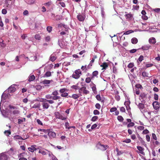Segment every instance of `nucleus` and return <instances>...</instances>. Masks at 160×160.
<instances>
[{
	"label": "nucleus",
	"mask_w": 160,
	"mask_h": 160,
	"mask_svg": "<svg viewBox=\"0 0 160 160\" xmlns=\"http://www.w3.org/2000/svg\"><path fill=\"white\" fill-rule=\"evenodd\" d=\"M45 151L48 152V151L45 149H40L39 151L38 152L42 154V155H45L48 154V152H46Z\"/></svg>",
	"instance_id": "obj_22"
},
{
	"label": "nucleus",
	"mask_w": 160,
	"mask_h": 160,
	"mask_svg": "<svg viewBox=\"0 0 160 160\" xmlns=\"http://www.w3.org/2000/svg\"><path fill=\"white\" fill-rule=\"evenodd\" d=\"M130 103V102L128 98L126 99V101L124 102V105L126 106H129Z\"/></svg>",
	"instance_id": "obj_29"
},
{
	"label": "nucleus",
	"mask_w": 160,
	"mask_h": 160,
	"mask_svg": "<svg viewBox=\"0 0 160 160\" xmlns=\"http://www.w3.org/2000/svg\"><path fill=\"white\" fill-rule=\"evenodd\" d=\"M79 96H78L77 94H73L71 97L73 98V99H78L79 97Z\"/></svg>",
	"instance_id": "obj_40"
},
{
	"label": "nucleus",
	"mask_w": 160,
	"mask_h": 160,
	"mask_svg": "<svg viewBox=\"0 0 160 160\" xmlns=\"http://www.w3.org/2000/svg\"><path fill=\"white\" fill-rule=\"evenodd\" d=\"M1 103H0V109L1 112L2 113V115L5 117H8V114L6 111L4 110H1Z\"/></svg>",
	"instance_id": "obj_14"
},
{
	"label": "nucleus",
	"mask_w": 160,
	"mask_h": 160,
	"mask_svg": "<svg viewBox=\"0 0 160 160\" xmlns=\"http://www.w3.org/2000/svg\"><path fill=\"white\" fill-rule=\"evenodd\" d=\"M98 117L96 116L93 117L91 119V121L92 122H95L98 119Z\"/></svg>",
	"instance_id": "obj_42"
},
{
	"label": "nucleus",
	"mask_w": 160,
	"mask_h": 160,
	"mask_svg": "<svg viewBox=\"0 0 160 160\" xmlns=\"http://www.w3.org/2000/svg\"><path fill=\"white\" fill-rule=\"evenodd\" d=\"M59 4L63 8H64L66 6V5L65 3L63 2H60L59 3Z\"/></svg>",
	"instance_id": "obj_63"
},
{
	"label": "nucleus",
	"mask_w": 160,
	"mask_h": 160,
	"mask_svg": "<svg viewBox=\"0 0 160 160\" xmlns=\"http://www.w3.org/2000/svg\"><path fill=\"white\" fill-rule=\"evenodd\" d=\"M47 30L49 32H50L52 31V27L51 26H48L47 28Z\"/></svg>",
	"instance_id": "obj_56"
},
{
	"label": "nucleus",
	"mask_w": 160,
	"mask_h": 160,
	"mask_svg": "<svg viewBox=\"0 0 160 160\" xmlns=\"http://www.w3.org/2000/svg\"><path fill=\"white\" fill-rule=\"evenodd\" d=\"M95 107L96 108L98 109H100L101 108V105L98 103H97L95 105Z\"/></svg>",
	"instance_id": "obj_55"
},
{
	"label": "nucleus",
	"mask_w": 160,
	"mask_h": 160,
	"mask_svg": "<svg viewBox=\"0 0 160 160\" xmlns=\"http://www.w3.org/2000/svg\"><path fill=\"white\" fill-rule=\"evenodd\" d=\"M32 108H38L40 110H42L41 107V102H37L34 104L32 106Z\"/></svg>",
	"instance_id": "obj_10"
},
{
	"label": "nucleus",
	"mask_w": 160,
	"mask_h": 160,
	"mask_svg": "<svg viewBox=\"0 0 160 160\" xmlns=\"http://www.w3.org/2000/svg\"><path fill=\"white\" fill-rule=\"evenodd\" d=\"M99 111L97 110H95L93 111V114L95 115H99Z\"/></svg>",
	"instance_id": "obj_58"
},
{
	"label": "nucleus",
	"mask_w": 160,
	"mask_h": 160,
	"mask_svg": "<svg viewBox=\"0 0 160 160\" xmlns=\"http://www.w3.org/2000/svg\"><path fill=\"white\" fill-rule=\"evenodd\" d=\"M16 89V88L13 85H12L8 88V93H12L15 91Z\"/></svg>",
	"instance_id": "obj_15"
},
{
	"label": "nucleus",
	"mask_w": 160,
	"mask_h": 160,
	"mask_svg": "<svg viewBox=\"0 0 160 160\" xmlns=\"http://www.w3.org/2000/svg\"><path fill=\"white\" fill-rule=\"evenodd\" d=\"M10 95L8 93L7 94H6L4 92H3L1 97V102L0 103H1V102H3L4 100H5L8 97V95Z\"/></svg>",
	"instance_id": "obj_13"
},
{
	"label": "nucleus",
	"mask_w": 160,
	"mask_h": 160,
	"mask_svg": "<svg viewBox=\"0 0 160 160\" xmlns=\"http://www.w3.org/2000/svg\"><path fill=\"white\" fill-rule=\"evenodd\" d=\"M148 42L150 44H154L156 42V40L154 38L152 37L149 39Z\"/></svg>",
	"instance_id": "obj_21"
},
{
	"label": "nucleus",
	"mask_w": 160,
	"mask_h": 160,
	"mask_svg": "<svg viewBox=\"0 0 160 160\" xmlns=\"http://www.w3.org/2000/svg\"><path fill=\"white\" fill-rule=\"evenodd\" d=\"M42 106V110H45L48 109L49 107V104L45 101H42L41 102V106Z\"/></svg>",
	"instance_id": "obj_7"
},
{
	"label": "nucleus",
	"mask_w": 160,
	"mask_h": 160,
	"mask_svg": "<svg viewBox=\"0 0 160 160\" xmlns=\"http://www.w3.org/2000/svg\"><path fill=\"white\" fill-rule=\"evenodd\" d=\"M68 96V93L67 92H64L61 94V96L62 97H67Z\"/></svg>",
	"instance_id": "obj_47"
},
{
	"label": "nucleus",
	"mask_w": 160,
	"mask_h": 160,
	"mask_svg": "<svg viewBox=\"0 0 160 160\" xmlns=\"http://www.w3.org/2000/svg\"><path fill=\"white\" fill-rule=\"evenodd\" d=\"M58 27L59 28H62L63 27L65 29V31L68 30V27L67 25L62 23H59L58 25Z\"/></svg>",
	"instance_id": "obj_17"
},
{
	"label": "nucleus",
	"mask_w": 160,
	"mask_h": 160,
	"mask_svg": "<svg viewBox=\"0 0 160 160\" xmlns=\"http://www.w3.org/2000/svg\"><path fill=\"white\" fill-rule=\"evenodd\" d=\"M133 32L132 30H128L124 32L123 33V35H128L130 33H132Z\"/></svg>",
	"instance_id": "obj_48"
},
{
	"label": "nucleus",
	"mask_w": 160,
	"mask_h": 160,
	"mask_svg": "<svg viewBox=\"0 0 160 160\" xmlns=\"http://www.w3.org/2000/svg\"><path fill=\"white\" fill-rule=\"evenodd\" d=\"M137 148L138 149L139 151V152H138V151H137V152L138 153H140L142 155H145V153L143 152V151L144 150V148L142 147L141 146H137Z\"/></svg>",
	"instance_id": "obj_11"
},
{
	"label": "nucleus",
	"mask_w": 160,
	"mask_h": 160,
	"mask_svg": "<svg viewBox=\"0 0 160 160\" xmlns=\"http://www.w3.org/2000/svg\"><path fill=\"white\" fill-rule=\"evenodd\" d=\"M4 134L7 136H9L11 133L10 130H6L4 132Z\"/></svg>",
	"instance_id": "obj_43"
},
{
	"label": "nucleus",
	"mask_w": 160,
	"mask_h": 160,
	"mask_svg": "<svg viewBox=\"0 0 160 160\" xmlns=\"http://www.w3.org/2000/svg\"><path fill=\"white\" fill-rule=\"evenodd\" d=\"M152 138L153 139L156 140L157 139V137L155 133H153L152 134Z\"/></svg>",
	"instance_id": "obj_62"
},
{
	"label": "nucleus",
	"mask_w": 160,
	"mask_h": 160,
	"mask_svg": "<svg viewBox=\"0 0 160 160\" xmlns=\"http://www.w3.org/2000/svg\"><path fill=\"white\" fill-rule=\"evenodd\" d=\"M134 66V64L133 62H131L128 65V67L129 68H132Z\"/></svg>",
	"instance_id": "obj_46"
},
{
	"label": "nucleus",
	"mask_w": 160,
	"mask_h": 160,
	"mask_svg": "<svg viewBox=\"0 0 160 160\" xmlns=\"http://www.w3.org/2000/svg\"><path fill=\"white\" fill-rule=\"evenodd\" d=\"M149 133V131H148V130L147 129H146L144 130L143 132H142V133L143 134H148Z\"/></svg>",
	"instance_id": "obj_61"
},
{
	"label": "nucleus",
	"mask_w": 160,
	"mask_h": 160,
	"mask_svg": "<svg viewBox=\"0 0 160 160\" xmlns=\"http://www.w3.org/2000/svg\"><path fill=\"white\" fill-rule=\"evenodd\" d=\"M25 119L22 118V119H18V124H21L23 122L25 121Z\"/></svg>",
	"instance_id": "obj_38"
},
{
	"label": "nucleus",
	"mask_w": 160,
	"mask_h": 160,
	"mask_svg": "<svg viewBox=\"0 0 160 160\" xmlns=\"http://www.w3.org/2000/svg\"><path fill=\"white\" fill-rule=\"evenodd\" d=\"M118 120L120 122H122L123 120V117L121 116H118L117 117Z\"/></svg>",
	"instance_id": "obj_44"
},
{
	"label": "nucleus",
	"mask_w": 160,
	"mask_h": 160,
	"mask_svg": "<svg viewBox=\"0 0 160 160\" xmlns=\"http://www.w3.org/2000/svg\"><path fill=\"white\" fill-rule=\"evenodd\" d=\"M81 90H82L83 93L86 94L89 93V91L86 89V88L85 87L81 88Z\"/></svg>",
	"instance_id": "obj_24"
},
{
	"label": "nucleus",
	"mask_w": 160,
	"mask_h": 160,
	"mask_svg": "<svg viewBox=\"0 0 160 160\" xmlns=\"http://www.w3.org/2000/svg\"><path fill=\"white\" fill-rule=\"evenodd\" d=\"M91 81V78L90 77L87 78L85 80V82L87 83H89Z\"/></svg>",
	"instance_id": "obj_51"
},
{
	"label": "nucleus",
	"mask_w": 160,
	"mask_h": 160,
	"mask_svg": "<svg viewBox=\"0 0 160 160\" xmlns=\"http://www.w3.org/2000/svg\"><path fill=\"white\" fill-rule=\"evenodd\" d=\"M143 56L142 55H141L139 58H138V60L140 62H142V60L143 59Z\"/></svg>",
	"instance_id": "obj_60"
},
{
	"label": "nucleus",
	"mask_w": 160,
	"mask_h": 160,
	"mask_svg": "<svg viewBox=\"0 0 160 160\" xmlns=\"http://www.w3.org/2000/svg\"><path fill=\"white\" fill-rule=\"evenodd\" d=\"M67 91V89L66 88H63L62 89H60L59 92H60V93L61 94H62L63 93H64L65 92Z\"/></svg>",
	"instance_id": "obj_41"
},
{
	"label": "nucleus",
	"mask_w": 160,
	"mask_h": 160,
	"mask_svg": "<svg viewBox=\"0 0 160 160\" xmlns=\"http://www.w3.org/2000/svg\"><path fill=\"white\" fill-rule=\"evenodd\" d=\"M59 95L58 91L57 90H54L52 92L51 94H48L45 96L47 99H52V100H49L44 99L43 100L46 101L48 103V102L49 103H53L54 102V100H56L61 98V97Z\"/></svg>",
	"instance_id": "obj_1"
},
{
	"label": "nucleus",
	"mask_w": 160,
	"mask_h": 160,
	"mask_svg": "<svg viewBox=\"0 0 160 160\" xmlns=\"http://www.w3.org/2000/svg\"><path fill=\"white\" fill-rule=\"evenodd\" d=\"M134 123L133 122H131L128 123L127 125V127L129 128L131 127H133L134 126Z\"/></svg>",
	"instance_id": "obj_57"
},
{
	"label": "nucleus",
	"mask_w": 160,
	"mask_h": 160,
	"mask_svg": "<svg viewBox=\"0 0 160 160\" xmlns=\"http://www.w3.org/2000/svg\"><path fill=\"white\" fill-rule=\"evenodd\" d=\"M94 60L95 58H92V60L91 61L90 63L88 66V68H90L92 66V64L94 62Z\"/></svg>",
	"instance_id": "obj_37"
},
{
	"label": "nucleus",
	"mask_w": 160,
	"mask_h": 160,
	"mask_svg": "<svg viewBox=\"0 0 160 160\" xmlns=\"http://www.w3.org/2000/svg\"><path fill=\"white\" fill-rule=\"evenodd\" d=\"M135 103L138 105V107L140 109H142L144 108V104H143V103H139L138 105H137L136 103Z\"/></svg>",
	"instance_id": "obj_25"
},
{
	"label": "nucleus",
	"mask_w": 160,
	"mask_h": 160,
	"mask_svg": "<svg viewBox=\"0 0 160 160\" xmlns=\"http://www.w3.org/2000/svg\"><path fill=\"white\" fill-rule=\"evenodd\" d=\"M49 129H40L38 130V131L43 132L46 133H48Z\"/></svg>",
	"instance_id": "obj_45"
},
{
	"label": "nucleus",
	"mask_w": 160,
	"mask_h": 160,
	"mask_svg": "<svg viewBox=\"0 0 160 160\" xmlns=\"http://www.w3.org/2000/svg\"><path fill=\"white\" fill-rule=\"evenodd\" d=\"M96 98V99H97V100H98V101H101L102 102L103 101V100H102L101 98L100 94H98L97 95Z\"/></svg>",
	"instance_id": "obj_39"
},
{
	"label": "nucleus",
	"mask_w": 160,
	"mask_h": 160,
	"mask_svg": "<svg viewBox=\"0 0 160 160\" xmlns=\"http://www.w3.org/2000/svg\"><path fill=\"white\" fill-rule=\"evenodd\" d=\"M125 17L128 20H130L132 18V15L130 13L127 14L125 15Z\"/></svg>",
	"instance_id": "obj_28"
},
{
	"label": "nucleus",
	"mask_w": 160,
	"mask_h": 160,
	"mask_svg": "<svg viewBox=\"0 0 160 160\" xmlns=\"http://www.w3.org/2000/svg\"><path fill=\"white\" fill-rule=\"evenodd\" d=\"M92 91L93 92V93L95 94H97V92L96 90V85L95 84H93V86L92 87Z\"/></svg>",
	"instance_id": "obj_30"
},
{
	"label": "nucleus",
	"mask_w": 160,
	"mask_h": 160,
	"mask_svg": "<svg viewBox=\"0 0 160 160\" xmlns=\"http://www.w3.org/2000/svg\"><path fill=\"white\" fill-rule=\"evenodd\" d=\"M48 134L50 139L54 138L56 136V133L54 132L50 131V130H49Z\"/></svg>",
	"instance_id": "obj_9"
},
{
	"label": "nucleus",
	"mask_w": 160,
	"mask_h": 160,
	"mask_svg": "<svg viewBox=\"0 0 160 160\" xmlns=\"http://www.w3.org/2000/svg\"><path fill=\"white\" fill-rule=\"evenodd\" d=\"M15 0H5L6 9L10 10L14 6Z\"/></svg>",
	"instance_id": "obj_3"
},
{
	"label": "nucleus",
	"mask_w": 160,
	"mask_h": 160,
	"mask_svg": "<svg viewBox=\"0 0 160 160\" xmlns=\"http://www.w3.org/2000/svg\"><path fill=\"white\" fill-rule=\"evenodd\" d=\"M152 105L154 108L156 110L158 109L160 107L159 104L158 103V102L156 101H155L153 103Z\"/></svg>",
	"instance_id": "obj_18"
},
{
	"label": "nucleus",
	"mask_w": 160,
	"mask_h": 160,
	"mask_svg": "<svg viewBox=\"0 0 160 160\" xmlns=\"http://www.w3.org/2000/svg\"><path fill=\"white\" fill-rule=\"evenodd\" d=\"M13 26L14 28L16 30H19L21 29L20 27L19 26H17L15 25L14 23L13 24Z\"/></svg>",
	"instance_id": "obj_54"
},
{
	"label": "nucleus",
	"mask_w": 160,
	"mask_h": 160,
	"mask_svg": "<svg viewBox=\"0 0 160 160\" xmlns=\"http://www.w3.org/2000/svg\"><path fill=\"white\" fill-rule=\"evenodd\" d=\"M54 114L56 118H58L62 120H65L67 118V117L65 115L60 113L59 112H55Z\"/></svg>",
	"instance_id": "obj_4"
},
{
	"label": "nucleus",
	"mask_w": 160,
	"mask_h": 160,
	"mask_svg": "<svg viewBox=\"0 0 160 160\" xmlns=\"http://www.w3.org/2000/svg\"><path fill=\"white\" fill-rule=\"evenodd\" d=\"M35 38L37 40H40L41 38L39 34H36L35 36Z\"/></svg>",
	"instance_id": "obj_53"
},
{
	"label": "nucleus",
	"mask_w": 160,
	"mask_h": 160,
	"mask_svg": "<svg viewBox=\"0 0 160 160\" xmlns=\"http://www.w3.org/2000/svg\"><path fill=\"white\" fill-rule=\"evenodd\" d=\"M86 18V15L85 13H79L77 15V18L80 22H83Z\"/></svg>",
	"instance_id": "obj_6"
},
{
	"label": "nucleus",
	"mask_w": 160,
	"mask_h": 160,
	"mask_svg": "<svg viewBox=\"0 0 160 160\" xmlns=\"http://www.w3.org/2000/svg\"><path fill=\"white\" fill-rule=\"evenodd\" d=\"M8 158V156L6 154V152L0 154V160H7Z\"/></svg>",
	"instance_id": "obj_8"
},
{
	"label": "nucleus",
	"mask_w": 160,
	"mask_h": 160,
	"mask_svg": "<svg viewBox=\"0 0 160 160\" xmlns=\"http://www.w3.org/2000/svg\"><path fill=\"white\" fill-rule=\"evenodd\" d=\"M98 74V72L97 71H95L93 72L92 73V76L91 79H92L94 77L96 76Z\"/></svg>",
	"instance_id": "obj_36"
},
{
	"label": "nucleus",
	"mask_w": 160,
	"mask_h": 160,
	"mask_svg": "<svg viewBox=\"0 0 160 160\" xmlns=\"http://www.w3.org/2000/svg\"><path fill=\"white\" fill-rule=\"evenodd\" d=\"M138 42V39L135 38H133L131 39V42L132 44H136Z\"/></svg>",
	"instance_id": "obj_27"
},
{
	"label": "nucleus",
	"mask_w": 160,
	"mask_h": 160,
	"mask_svg": "<svg viewBox=\"0 0 160 160\" xmlns=\"http://www.w3.org/2000/svg\"><path fill=\"white\" fill-rule=\"evenodd\" d=\"M147 94L145 93H141L139 96V99L141 100V99H146L147 97Z\"/></svg>",
	"instance_id": "obj_23"
},
{
	"label": "nucleus",
	"mask_w": 160,
	"mask_h": 160,
	"mask_svg": "<svg viewBox=\"0 0 160 160\" xmlns=\"http://www.w3.org/2000/svg\"><path fill=\"white\" fill-rule=\"evenodd\" d=\"M117 110V109L115 107L112 108L110 109V111L111 112H113L116 111Z\"/></svg>",
	"instance_id": "obj_59"
},
{
	"label": "nucleus",
	"mask_w": 160,
	"mask_h": 160,
	"mask_svg": "<svg viewBox=\"0 0 160 160\" xmlns=\"http://www.w3.org/2000/svg\"><path fill=\"white\" fill-rule=\"evenodd\" d=\"M153 11L155 12L158 13L160 12V8H156L153 9Z\"/></svg>",
	"instance_id": "obj_64"
},
{
	"label": "nucleus",
	"mask_w": 160,
	"mask_h": 160,
	"mask_svg": "<svg viewBox=\"0 0 160 160\" xmlns=\"http://www.w3.org/2000/svg\"><path fill=\"white\" fill-rule=\"evenodd\" d=\"M131 142V140L130 139H127L123 141V142L127 143H129Z\"/></svg>",
	"instance_id": "obj_52"
},
{
	"label": "nucleus",
	"mask_w": 160,
	"mask_h": 160,
	"mask_svg": "<svg viewBox=\"0 0 160 160\" xmlns=\"http://www.w3.org/2000/svg\"><path fill=\"white\" fill-rule=\"evenodd\" d=\"M148 73L145 72H143L142 73V75L143 77H148Z\"/></svg>",
	"instance_id": "obj_49"
},
{
	"label": "nucleus",
	"mask_w": 160,
	"mask_h": 160,
	"mask_svg": "<svg viewBox=\"0 0 160 160\" xmlns=\"http://www.w3.org/2000/svg\"><path fill=\"white\" fill-rule=\"evenodd\" d=\"M151 47V46L148 44L142 46L140 49L144 51H147Z\"/></svg>",
	"instance_id": "obj_19"
},
{
	"label": "nucleus",
	"mask_w": 160,
	"mask_h": 160,
	"mask_svg": "<svg viewBox=\"0 0 160 160\" xmlns=\"http://www.w3.org/2000/svg\"><path fill=\"white\" fill-rule=\"evenodd\" d=\"M13 138L15 140H17L18 139L22 140H24V139L22 138L18 135H17L14 136L13 137Z\"/></svg>",
	"instance_id": "obj_26"
},
{
	"label": "nucleus",
	"mask_w": 160,
	"mask_h": 160,
	"mask_svg": "<svg viewBox=\"0 0 160 160\" xmlns=\"http://www.w3.org/2000/svg\"><path fill=\"white\" fill-rule=\"evenodd\" d=\"M138 139L139 140V141L141 142L142 143H143V142H144L142 138H141L139 136V135L138 134Z\"/></svg>",
	"instance_id": "obj_50"
},
{
	"label": "nucleus",
	"mask_w": 160,
	"mask_h": 160,
	"mask_svg": "<svg viewBox=\"0 0 160 160\" xmlns=\"http://www.w3.org/2000/svg\"><path fill=\"white\" fill-rule=\"evenodd\" d=\"M9 108L11 109L10 112L11 115L15 116H17L20 115V112L18 109V108L17 107L10 105L9 106Z\"/></svg>",
	"instance_id": "obj_2"
},
{
	"label": "nucleus",
	"mask_w": 160,
	"mask_h": 160,
	"mask_svg": "<svg viewBox=\"0 0 160 160\" xmlns=\"http://www.w3.org/2000/svg\"><path fill=\"white\" fill-rule=\"evenodd\" d=\"M79 88L80 87L78 86V84L76 85H73L71 86V88L75 90L79 89Z\"/></svg>",
	"instance_id": "obj_32"
},
{
	"label": "nucleus",
	"mask_w": 160,
	"mask_h": 160,
	"mask_svg": "<svg viewBox=\"0 0 160 160\" xmlns=\"http://www.w3.org/2000/svg\"><path fill=\"white\" fill-rule=\"evenodd\" d=\"M51 73L50 72L47 71L44 75V77H48L51 76Z\"/></svg>",
	"instance_id": "obj_31"
},
{
	"label": "nucleus",
	"mask_w": 160,
	"mask_h": 160,
	"mask_svg": "<svg viewBox=\"0 0 160 160\" xmlns=\"http://www.w3.org/2000/svg\"><path fill=\"white\" fill-rule=\"evenodd\" d=\"M98 145L99 148L102 151L105 150L108 147V145H103L101 144H99Z\"/></svg>",
	"instance_id": "obj_16"
},
{
	"label": "nucleus",
	"mask_w": 160,
	"mask_h": 160,
	"mask_svg": "<svg viewBox=\"0 0 160 160\" xmlns=\"http://www.w3.org/2000/svg\"><path fill=\"white\" fill-rule=\"evenodd\" d=\"M81 74L82 72L81 70L80 69H78L75 71L70 77H72L75 79H77L80 78Z\"/></svg>",
	"instance_id": "obj_5"
},
{
	"label": "nucleus",
	"mask_w": 160,
	"mask_h": 160,
	"mask_svg": "<svg viewBox=\"0 0 160 160\" xmlns=\"http://www.w3.org/2000/svg\"><path fill=\"white\" fill-rule=\"evenodd\" d=\"M50 59L52 62H53L56 60V58L53 54H52L50 57Z\"/></svg>",
	"instance_id": "obj_34"
},
{
	"label": "nucleus",
	"mask_w": 160,
	"mask_h": 160,
	"mask_svg": "<svg viewBox=\"0 0 160 160\" xmlns=\"http://www.w3.org/2000/svg\"><path fill=\"white\" fill-rule=\"evenodd\" d=\"M36 145H32L30 147L28 148V150L29 152H33L34 151L36 150L37 149L36 148Z\"/></svg>",
	"instance_id": "obj_12"
},
{
	"label": "nucleus",
	"mask_w": 160,
	"mask_h": 160,
	"mask_svg": "<svg viewBox=\"0 0 160 160\" xmlns=\"http://www.w3.org/2000/svg\"><path fill=\"white\" fill-rule=\"evenodd\" d=\"M100 66L103 67L102 69H105L108 67V65L106 63L104 62Z\"/></svg>",
	"instance_id": "obj_35"
},
{
	"label": "nucleus",
	"mask_w": 160,
	"mask_h": 160,
	"mask_svg": "<svg viewBox=\"0 0 160 160\" xmlns=\"http://www.w3.org/2000/svg\"><path fill=\"white\" fill-rule=\"evenodd\" d=\"M52 81V80H50L45 79L41 82V83L44 85H48Z\"/></svg>",
	"instance_id": "obj_20"
},
{
	"label": "nucleus",
	"mask_w": 160,
	"mask_h": 160,
	"mask_svg": "<svg viewBox=\"0 0 160 160\" xmlns=\"http://www.w3.org/2000/svg\"><path fill=\"white\" fill-rule=\"evenodd\" d=\"M35 78V77L34 75H32L28 77V81L29 82L32 81L34 80Z\"/></svg>",
	"instance_id": "obj_33"
}]
</instances>
